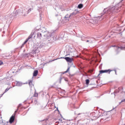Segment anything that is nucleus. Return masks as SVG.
Wrapping results in <instances>:
<instances>
[{
  "label": "nucleus",
  "mask_w": 125,
  "mask_h": 125,
  "mask_svg": "<svg viewBox=\"0 0 125 125\" xmlns=\"http://www.w3.org/2000/svg\"><path fill=\"white\" fill-rule=\"evenodd\" d=\"M33 35H35L34 37H36L37 39L42 40L43 36L42 29H38L33 31Z\"/></svg>",
  "instance_id": "1"
},
{
  "label": "nucleus",
  "mask_w": 125,
  "mask_h": 125,
  "mask_svg": "<svg viewBox=\"0 0 125 125\" xmlns=\"http://www.w3.org/2000/svg\"><path fill=\"white\" fill-rule=\"evenodd\" d=\"M119 7H112L111 8H109L108 9H104V12L107 14H111V13H114L115 12H118V10H119Z\"/></svg>",
  "instance_id": "2"
},
{
  "label": "nucleus",
  "mask_w": 125,
  "mask_h": 125,
  "mask_svg": "<svg viewBox=\"0 0 125 125\" xmlns=\"http://www.w3.org/2000/svg\"><path fill=\"white\" fill-rule=\"evenodd\" d=\"M45 43L42 42H40L39 45H37L35 47V49L33 50L34 52L35 53H39L40 51H41V48H43V47H45Z\"/></svg>",
  "instance_id": "3"
},
{
  "label": "nucleus",
  "mask_w": 125,
  "mask_h": 125,
  "mask_svg": "<svg viewBox=\"0 0 125 125\" xmlns=\"http://www.w3.org/2000/svg\"><path fill=\"white\" fill-rule=\"evenodd\" d=\"M28 8L26 7H24L23 9H20L17 11V13L18 14H22L23 16H26L27 14H26V12H27Z\"/></svg>",
  "instance_id": "4"
},
{
  "label": "nucleus",
  "mask_w": 125,
  "mask_h": 125,
  "mask_svg": "<svg viewBox=\"0 0 125 125\" xmlns=\"http://www.w3.org/2000/svg\"><path fill=\"white\" fill-rule=\"evenodd\" d=\"M43 36L45 38V39H50L51 38V33L48 31H46V29L43 28L42 30Z\"/></svg>",
  "instance_id": "5"
},
{
  "label": "nucleus",
  "mask_w": 125,
  "mask_h": 125,
  "mask_svg": "<svg viewBox=\"0 0 125 125\" xmlns=\"http://www.w3.org/2000/svg\"><path fill=\"white\" fill-rule=\"evenodd\" d=\"M85 42L88 44H91V43H93L95 42V39L94 38H88L86 39Z\"/></svg>",
  "instance_id": "6"
},
{
  "label": "nucleus",
  "mask_w": 125,
  "mask_h": 125,
  "mask_svg": "<svg viewBox=\"0 0 125 125\" xmlns=\"http://www.w3.org/2000/svg\"><path fill=\"white\" fill-rule=\"evenodd\" d=\"M90 117L92 118V120H97L98 119V115L97 112H92L90 114Z\"/></svg>",
  "instance_id": "7"
},
{
  "label": "nucleus",
  "mask_w": 125,
  "mask_h": 125,
  "mask_svg": "<svg viewBox=\"0 0 125 125\" xmlns=\"http://www.w3.org/2000/svg\"><path fill=\"white\" fill-rule=\"evenodd\" d=\"M103 20V16H101V17H98L94 19L93 22L96 23H99V21H101Z\"/></svg>",
  "instance_id": "8"
},
{
  "label": "nucleus",
  "mask_w": 125,
  "mask_h": 125,
  "mask_svg": "<svg viewBox=\"0 0 125 125\" xmlns=\"http://www.w3.org/2000/svg\"><path fill=\"white\" fill-rule=\"evenodd\" d=\"M65 59L67 62H69V63H72V61L74 60L73 58L70 57H61L59 58V59Z\"/></svg>",
  "instance_id": "9"
},
{
  "label": "nucleus",
  "mask_w": 125,
  "mask_h": 125,
  "mask_svg": "<svg viewBox=\"0 0 125 125\" xmlns=\"http://www.w3.org/2000/svg\"><path fill=\"white\" fill-rule=\"evenodd\" d=\"M79 12V11H78L77 10H75L73 12H72L69 15V17H70L71 18H73V17L77 15V14H78Z\"/></svg>",
  "instance_id": "10"
},
{
  "label": "nucleus",
  "mask_w": 125,
  "mask_h": 125,
  "mask_svg": "<svg viewBox=\"0 0 125 125\" xmlns=\"http://www.w3.org/2000/svg\"><path fill=\"white\" fill-rule=\"evenodd\" d=\"M112 46L114 47H116V48L117 49L116 51H117V53H119V52H120V51H121V50L124 49V47H119L118 46H116V45Z\"/></svg>",
  "instance_id": "11"
},
{
  "label": "nucleus",
  "mask_w": 125,
  "mask_h": 125,
  "mask_svg": "<svg viewBox=\"0 0 125 125\" xmlns=\"http://www.w3.org/2000/svg\"><path fill=\"white\" fill-rule=\"evenodd\" d=\"M112 70H111L110 69L101 70V71H100V74H103V73H108V74H110V73H111V72H112Z\"/></svg>",
  "instance_id": "12"
},
{
  "label": "nucleus",
  "mask_w": 125,
  "mask_h": 125,
  "mask_svg": "<svg viewBox=\"0 0 125 125\" xmlns=\"http://www.w3.org/2000/svg\"><path fill=\"white\" fill-rule=\"evenodd\" d=\"M14 120H15V116H14V115H12L9 119L10 124H12V123L14 122Z\"/></svg>",
  "instance_id": "13"
},
{
  "label": "nucleus",
  "mask_w": 125,
  "mask_h": 125,
  "mask_svg": "<svg viewBox=\"0 0 125 125\" xmlns=\"http://www.w3.org/2000/svg\"><path fill=\"white\" fill-rule=\"evenodd\" d=\"M16 82H17V83H16L17 86H22L23 84H25V83H22L21 82H20L19 81H16Z\"/></svg>",
  "instance_id": "14"
},
{
  "label": "nucleus",
  "mask_w": 125,
  "mask_h": 125,
  "mask_svg": "<svg viewBox=\"0 0 125 125\" xmlns=\"http://www.w3.org/2000/svg\"><path fill=\"white\" fill-rule=\"evenodd\" d=\"M102 110H100L98 111L99 113H97V115L98 118H100V117H102L103 116V114L102 113Z\"/></svg>",
  "instance_id": "15"
},
{
  "label": "nucleus",
  "mask_w": 125,
  "mask_h": 125,
  "mask_svg": "<svg viewBox=\"0 0 125 125\" xmlns=\"http://www.w3.org/2000/svg\"><path fill=\"white\" fill-rule=\"evenodd\" d=\"M70 18H71V17H70V15L68 14L64 17L65 20H66V21H69L70 20Z\"/></svg>",
  "instance_id": "16"
},
{
  "label": "nucleus",
  "mask_w": 125,
  "mask_h": 125,
  "mask_svg": "<svg viewBox=\"0 0 125 125\" xmlns=\"http://www.w3.org/2000/svg\"><path fill=\"white\" fill-rule=\"evenodd\" d=\"M39 73V71L37 70H36L33 72V76L34 77H37L38 76V74Z\"/></svg>",
  "instance_id": "17"
},
{
  "label": "nucleus",
  "mask_w": 125,
  "mask_h": 125,
  "mask_svg": "<svg viewBox=\"0 0 125 125\" xmlns=\"http://www.w3.org/2000/svg\"><path fill=\"white\" fill-rule=\"evenodd\" d=\"M33 10V8H30L29 9H27V12H26V14H29Z\"/></svg>",
  "instance_id": "18"
},
{
  "label": "nucleus",
  "mask_w": 125,
  "mask_h": 125,
  "mask_svg": "<svg viewBox=\"0 0 125 125\" xmlns=\"http://www.w3.org/2000/svg\"><path fill=\"white\" fill-rule=\"evenodd\" d=\"M28 83L31 87L34 86V84H33V81H29Z\"/></svg>",
  "instance_id": "19"
},
{
  "label": "nucleus",
  "mask_w": 125,
  "mask_h": 125,
  "mask_svg": "<svg viewBox=\"0 0 125 125\" xmlns=\"http://www.w3.org/2000/svg\"><path fill=\"white\" fill-rule=\"evenodd\" d=\"M33 35H34V31L31 33V34L28 37L27 40H30V39H32L33 38Z\"/></svg>",
  "instance_id": "20"
},
{
  "label": "nucleus",
  "mask_w": 125,
  "mask_h": 125,
  "mask_svg": "<svg viewBox=\"0 0 125 125\" xmlns=\"http://www.w3.org/2000/svg\"><path fill=\"white\" fill-rule=\"evenodd\" d=\"M83 4H79L78 5V8H83Z\"/></svg>",
  "instance_id": "21"
},
{
  "label": "nucleus",
  "mask_w": 125,
  "mask_h": 125,
  "mask_svg": "<svg viewBox=\"0 0 125 125\" xmlns=\"http://www.w3.org/2000/svg\"><path fill=\"white\" fill-rule=\"evenodd\" d=\"M10 89V88H7L4 91V92L2 94V95H3V94H4V93H5V92H7V91H8V90Z\"/></svg>",
  "instance_id": "22"
},
{
  "label": "nucleus",
  "mask_w": 125,
  "mask_h": 125,
  "mask_svg": "<svg viewBox=\"0 0 125 125\" xmlns=\"http://www.w3.org/2000/svg\"><path fill=\"white\" fill-rule=\"evenodd\" d=\"M34 101L35 104H37L38 103V100H37V99L33 100L32 102H34Z\"/></svg>",
  "instance_id": "23"
},
{
  "label": "nucleus",
  "mask_w": 125,
  "mask_h": 125,
  "mask_svg": "<svg viewBox=\"0 0 125 125\" xmlns=\"http://www.w3.org/2000/svg\"><path fill=\"white\" fill-rule=\"evenodd\" d=\"M9 19V17L8 16H5V20L7 21Z\"/></svg>",
  "instance_id": "24"
},
{
  "label": "nucleus",
  "mask_w": 125,
  "mask_h": 125,
  "mask_svg": "<svg viewBox=\"0 0 125 125\" xmlns=\"http://www.w3.org/2000/svg\"><path fill=\"white\" fill-rule=\"evenodd\" d=\"M38 95H39V94L35 92L33 95V96L34 97H38Z\"/></svg>",
  "instance_id": "25"
},
{
  "label": "nucleus",
  "mask_w": 125,
  "mask_h": 125,
  "mask_svg": "<svg viewBox=\"0 0 125 125\" xmlns=\"http://www.w3.org/2000/svg\"><path fill=\"white\" fill-rule=\"evenodd\" d=\"M86 84H89V80L87 79L85 80Z\"/></svg>",
  "instance_id": "26"
},
{
  "label": "nucleus",
  "mask_w": 125,
  "mask_h": 125,
  "mask_svg": "<svg viewBox=\"0 0 125 125\" xmlns=\"http://www.w3.org/2000/svg\"><path fill=\"white\" fill-rule=\"evenodd\" d=\"M70 70V67H68L67 69L66 70V71H65L63 74H65V73H68V72H69V71Z\"/></svg>",
  "instance_id": "27"
},
{
  "label": "nucleus",
  "mask_w": 125,
  "mask_h": 125,
  "mask_svg": "<svg viewBox=\"0 0 125 125\" xmlns=\"http://www.w3.org/2000/svg\"><path fill=\"white\" fill-rule=\"evenodd\" d=\"M28 41H29L28 39H26V40H25V42H23V44H26V43H27V42H28Z\"/></svg>",
  "instance_id": "28"
},
{
  "label": "nucleus",
  "mask_w": 125,
  "mask_h": 125,
  "mask_svg": "<svg viewBox=\"0 0 125 125\" xmlns=\"http://www.w3.org/2000/svg\"><path fill=\"white\" fill-rule=\"evenodd\" d=\"M28 41H29L28 39H26V40H25V42H23V44H26V43H27V42H28Z\"/></svg>",
  "instance_id": "29"
},
{
  "label": "nucleus",
  "mask_w": 125,
  "mask_h": 125,
  "mask_svg": "<svg viewBox=\"0 0 125 125\" xmlns=\"http://www.w3.org/2000/svg\"><path fill=\"white\" fill-rule=\"evenodd\" d=\"M123 102L125 103V99L124 100H122L120 103H119V104H121V103H123Z\"/></svg>",
  "instance_id": "30"
},
{
  "label": "nucleus",
  "mask_w": 125,
  "mask_h": 125,
  "mask_svg": "<svg viewBox=\"0 0 125 125\" xmlns=\"http://www.w3.org/2000/svg\"><path fill=\"white\" fill-rule=\"evenodd\" d=\"M21 106H22V104H19V105L18 106V109H17V111H18V108H19V107H21Z\"/></svg>",
  "instance_id": "31"
},
{
  "label": "nucleus",
  "mask_w": 125,
  "mask_h": 125,
  "mask_svg": "<svg viewBox=\"0 0 125 125\" xmlns=\"http://www.w3.org/2000/svg\"><path fill=\"white\" fill-rule=\"evenodd\" d=\"M2 64H3V62H2V61H0V66L1 65H2Z\"/></svg>",
  "instance_id": "32"
},
{
  "label": "nucleus",
  "mask_w": 125,
  "mask_h": 125,
  "mask_svg": "<svg viewBox=\"0 0 125 125\" xmlns=\"http://www.w3.org/2000/svg\"><path fill=\"white\" fill-rule=\"evenodd\" d=\"M24 45H25V44L22 43V44L21 46V48H22V47H23Z\"/></svg>",
  "instance_id": "33"
},
{
  "label": "nucleus",
  "mask_w": 125,
  "mask_h": 125,
  "mask_svg": "<svg viewBox=\"0 0 125 125\" xmlns=\"http://www.w3.org/2000/svg\"><path fill=\"white\" fill-rule=\"evenodd\" d=\"M61 80H62V78H60V83H61Z\"/></svg>",
  "instance_id": "34"
},
{
  "label": "nucleus",
  "mask_w": 125,
  "mask_h": 125,
  "mask_svg": "<svg viewBox=\"0 0 125 125\" xmlns=\"http://www.w3.org/2000/svg\"><path fill=\"white\" fill-rule=\"evenodd\" d=\"M40 17H42V14H41V13H40Z\"/></svg>",
  "instance_id": "35"
},
{
  "label": "nucleus",
  "mask_w": 125,
  "mask_h": 125,
  "mask_svg": "<svg viewBox=\"0 0 125 125\" xmlns=\"http://www.w3.org/2000/svg\"><path fill=\"white\" fill-rule=\"evenodd\" d=\"M115 72L116 75H117V71L116 70H115Z\"/></svg>",
  "instance_id": "36"
},
{
  "label": "nucleus",
  "mask_w": 125,
  "mask_h": 125,
  "mask_svg": "<svg viewBox=\"0 0 125 125\" xmlns=\"http://www.w3.org/2000/svg\"><path fill=\"white\" fill-rule=\"evenodd\" d=\"M78 115V116H80V115H81V113H79Z\"/></svg>",
  "instance_id": "37"
},
{
  "label": "nucleus",
  "mask_w": 125,
  "mask_h": 125,
  "mask_svg": "<svg viewBox=\"0 0 125 125\" xmlns=\"http://www.w3.org/2000/svg\"><path fill=\"white\" fill-rule=\"evenodd\" d=\"M17 112V110H16L15 112V113H16Z\"/></svg>",
  "instance_id": "38"
},
{
  "label": "nucleus",
  "mask_w": 125,
  "mask_h": 125,
  "mask_svg": "<svg viewBox=\"0 0 125 125\" xmlns=\"http://www.w3.org/2000/svg\"><path fill=\"white\" fill-rule=\"evenodd\" d=\"M59 121H61V122H62V120H59Z\"/></svg>",
  "instance_id": "39"
},
{
  "label": "nucleus",
  "mask_w": 125,
  "mask_h": 125,
  "mask_svg": "<svg viewBox=\"0 0 125 125\" xmlns=\"http://www.w3.org/2000/svg\"><path fill=\"white\" fill-rule=\"evenodd\" d=\"M39 12H41V10H39Z\"/></svg>",
  "instance_id": "40"
},
{
  "label": "nucleus",
  "mask_w": 125,
  "mask_h": 125,
  "mask_svg": "<svg viewBox=\"0 0 125 125\" xmlns=\"http://www.w3.org/2000/svg\"><path fill=\"white\" fill-rule=\"evenodd\" d=\"M57 110H58V107L57 108Z\"/></svg>",
  "instance_id": "41"
},
{
  "label": "nucleus",
  "mask_w": 125,
  "mask_h": 125,
  "mask_svg": "<svg viewBox=\"0 0 125 125\" xmlns=\"http://www.w3.org/2000/svg\"><path fill=\"white\" fill-rule=\"evenodd\" d=\"M103 17H104V16Z\"/></svg>",
  "instance_id": "42"
}]
</instances>
